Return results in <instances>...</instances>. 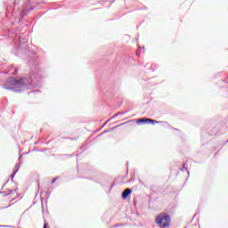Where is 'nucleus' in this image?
I'll list each match as a JSON object with an SVG mask.
<instances>
[{
    "mask_svg": "<svg viewBox=\"0 0 228 228\" xmlns=\"http://www.w3.org/2000/svg\"><path fill=\"white\" fill-rule=\"evenodd\" d=\"M40 86H42V76H40V71L37 69L19 79L11 77L2 85L4 90H11L15 94H20L24 90H33V88Z\"/></svg>",
    "mask_w": 228,
    "mask_h": 228,
    "instance_id": "nucleus-1",
    "label": "nucleus"
},
{
    "mask_svg": "<svg viewBox=\"0 0 228 228\" xmlns=\"http://www.w3.org/2000/svg\"><path fill=\"white\" fill-rule=\"evenodd\" d=\"M37 2L35 0H28V2H25V4L22 5L21 8V12H20V19H24L29 12H33L35 10V5H30V4H35ZM14 6H17L18 4H20V0H14L13 3Z\"/></svg>",
    "mask_w": 228,
    "mask_h": 228,
    "instance_id": "nucleus-2",
    "label": "nucleus"
},
{
    "mask_svg": "<svg viewBox=\"0 0 228 228\" xmlns=\"http://www.w3.org/2000/svg\"><path fill=\"white\" fill-rule=\"evenodd\" d=\"M170 222H172V219L170 218V215L168 213H160L156 217V224L160 225L161 228L170 227Z\"/></svg>",
    "mask_w": 228,
    "mask_h": 228,
    "instance_id": "nucleus-3",
    "label": "nucleus"
},
{
    "mask_svg": "<svg viewBox=\"0 0 228 228\" xmlns=\"http://www.w3.org/2000/svg\"><path fill=\"white\" fill-rule=\"evenodd\" d=\"M163 121H157L154 120L152 118H139L137 119V124L140 126L141 124H152L154 126V124H162Z\"/></svg>",
    "mask_w": 228,
    "mask_h": 228,
    "instance_id": "nucleus-4",
    "label": "nucleus"
},
{
    "mask_svg": "<svg viewBox=\"0 0 228 228\" xmlns=\"http://www.w3.org/2000/svg\"><path fill=\"white\" fill-rule=\"evenodd\" d=\"M131 193H133V191H132L131 189H129V188H126V189L123 191L121 197H122V199L126 200V199H127V198L129 197V195H130Z\"/></svg>",
    "mask_w": 228,
    "mask_h": 228,
    "instance_id": "nucleus-5",
    "label": "nucleus"
},
{
    "mask_svg": "<svg viewBox=\"0 0 228 228\" xmlns=\"http://www.w3.org/2000/svg\"><path fill=\"white\" fill-rule=\"evenodd\" d=\"M37 63H38V61L37 60V55H33L28 62V65H37Z\"/></svg>",
    "mask_w": 228,
    "mask_h": 228,
    "instance_id": "nucleus-6",
    "label": "nucleus"
},
{
    "mask_svg": "<svg viewBox=\"0 0 228 228\" xmlns=\"http://www.w3.org/2000/svg\"><path fill=\"white\" fill-rule=\"evenodd\" d=\"M11 70H13L12 73H11L12 76H17L19 70L17 69V68H15L14 66L11 67Z\"/></svg>",
    "mask_w": 228,
    "mask_h": 228,
    "instance_id": "nucleus-7",
    "label": "nucleus"
},
{
    "mask_svg": "<svg viewBox=\"0 0 228 228\" xmlns=\"http://www.w3.org/2000/svg\"><path fill=\"white\" fill-rule=\"evenodd\" d=\"M13 193H17V190H10L8 193L4 194V197H8V195H13Z\"/></svg>",
    "mask_w": 228,
    "mask_h": 228,
    "instance_id": "nucleus-8",
    "label": "nucleus"
},
{
    "mask_svg": "<svg viewBox=\"0 0 228 228\" xmlns=\"http://www.w3.org/2000/svg\"><path fill=\"white\" fill-rule=\"evenodd\" d=\"M17 172H19V169H13L12 175H11V180L13 181V177H15Z\"/></svg>",
    "mask_w": 228,
    "mask_h": 228,
    "instance_id": "nucleus-9",
    "label": "nucleus"
},
{
    "mask_svg": "<svg viewBox=\"0 0 228 228\" xmlns=\"http://www.w3.org/2000/svg\"><path fill=\"white\" fill-rule=\"evenodd\" d=\"M126 113H127V111L118 112V113L115 114L114 117H118V115H126Z\"/></svg>",
    "mask_w": 228,
    "mask_h": 228,
    "instance_id": "nucleus-10",
    "label": "nucleus"
},
{
    "mask_svg": "<svg viewBox=\"0 0 228 228\" xmlns=\"http://www.w3.org/2000/svg\"><path fill=\"white\" fill-rule=\"evenodd\" d=\"M60 156H65V158H72L74 154H64V155H60Z\"/></svg>",
    "mask_w": 228,
    "mask_h": 228,
    "instance_id": "nucleus-11",
    "label": "nucleus"
},
{
    "mask_svg": "<svg viewBox=\"0 0 228 228\" xmlns=\"http://www.w3.org/2000/svg\"><path fill=\"white\" fill-rule=\"evenodd\" d=\"M182 172H184V170H188V169H186V164H183V167H182Z\"/></svg>",
    "mask_w": 228,
    "mask_h": 228,
    "instance_id": "nucleus-12",
    "label": "nucleus"
},
{
    "mask_svg": "<svg viewBox=\"0 0 228 228\" xmlns=\"http://www.w3.org/2000/svg\"><path fill=\"white\" fill-rule=\"evenodd\" d=\"M57 179H58V178H53V179L52 180V184H54V183H56Z\"/></svg>",
    "mask_w": 228,
    "mask_h": 228,
    "instance_id": "nucleus-13",
    "label": "nucleus"
},
{
    "mask_svg": "<svg viewBox=\"0 0 228 228\" xmlns=\"http://www.w3.org/2000/svg\"><path fill=\"white\" fill-rule=\"evenodd\" d=\"M104 133H110V130H105L103 133H102L100 135L102 136V134H104Z\"/></svg>",
    "mask_w": 228,
    "mask_h": 228,
    "instance_id": "nucleus-14",
    "label": "nucleus"
},
{
    "mask_svg": "<svg viewBox=\"0 0 228 228\" xmlns=\"http://www.w3.org/2000/svg\"><path fill=\"white\" fill-rule=\"evenodd\" d=\"M37 92H38V90L31 91V92H29L28 94H35V93H37Z\"/></svg>",
    "mask_w": 228,
    "mask_h": 228,
    "instance_id": "nucleus-15",
    "label": "nucleus"
},
{
    "mask_svg": "<svg viewBox=\"0 0 228 228\" xmlns=\"http://www.w3.org/2000/svg\"><path fill=\"white\" fill-rule=\"evenodd\" d=\"M19 167H20V164L16 165V168L19 170Z\"/></svg>",
    "mask_w": 228,
    "mask_h": 228,
    "instance_id": "nucleus-16",
    "label": "nucleus"
},
{
    "mask_svg": "<svg viewBox=\"0 0 228 228\" xmlns=\"http://www.w3.org/2000/svg\"><path fill=\"white\" fill-rule=\"evenodd\" d=\"M117 127H118V126H115V127L110 128V131H113Z\"/></svg>",
    "mask_w": 228,
    "mask_h": 228,
    "instance_id": "nucleus-17",
    "label": "nucleus"
},
{
    "mask_svg": "<svg viewBox=\"0 0 228 228\" xmlns=\"http://www.w3.org/2000/svg\"><path fill=\"white\" fill-rule=\"evenodd\" d=\"M113 186H115V184H114V183H112V184L110 185V190H111V188H113Z\"/></svg>",
    "mask_w": 228,
    "mask_h": 228,
    "instance_id": "nucleus-18",
    "label": "nucleus"
},
{
    "mask_svg": "<svg viewBox=\"0 0 228 228\" xmlns=\"http://www.w3.org/2000/svg\"><path fill=\"white\" fill-rule=\"evenodd\" d=\"M0 227H8L7 225H2V224H0Z\"/></svg>",
    "mask_w": 228,
    "mask_h": 228,
    "instance_id": "nucleus-19",
    "label": "nucleus"
},
{
    "mask_svg": "<svg viewBox=\"0 0 228 228\" xmlns=\"http://www.w3.org/2000/svg\"><path fill=\"white\" fill-rule=\"evenodd\" d=\"M188 175H190V171H187Z\"/></svg>",
    "mask_w": 228,
    "mask_h": 228,
    "instance_id": "nucleus-20",
    "label": "nucleus"
},
{
    "mask_svg": "<svg viewBox=\"0 0 228 228\" xmlns=\"http://www.w3.org/2000/svg\"><path fill=\"white\" fill-rule=\"evenodd\" d=\"M175 131H179V129L175 128Z\"/></svg>",
    "mask_w": 228,
    "mask_h": 228,
    "instance_id": "nucleus-21",
    "label": "nucleus"
},
{
    "mask_svg": "<svg viewBox=\"0 0 228 228\" xmlns=\"http://www.w3.org/2000/svg\"><path fill=\"white\" fill-rule=\"evenodd\" d=\"M4 186H6V183H5V184H4L3 188H4Z\"/></svg>",
    "mask_w": 228,
    "mask_h": 228,
    "instance_id": "nucleus-22",
    "label": "nucleus"
},
{
    "mask_svg": "<svg viewBox=\"0 0 228 228\" xmlns=\"http://www.w3.org/2000/svg\"><path fill=\"white\" fill-rule=\"evenodd\" d=\"M136 55H137V56H140V54H139V53H136Z\"/></svg>",
    "mask_w": 228,
    "mask_h": 228,
    "instance_id": "nucleus-23",
    "label": "nucleus"
},
{
    "mask_svg": "<svg viewBox=\"0 0 228 228\" xmlns=\"http://www.w3.org/2000/svg\"><path fill=\"white\" fill-rule=\"evenodd\" d=\"M0 193H4V191H1Z\"/></svg>",
    "mask_w": 228,
    "mask_h": 228,
    "instance_id": "nucleus-24",
    "label": "nucleus"
}]
</instances>
